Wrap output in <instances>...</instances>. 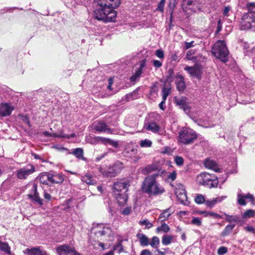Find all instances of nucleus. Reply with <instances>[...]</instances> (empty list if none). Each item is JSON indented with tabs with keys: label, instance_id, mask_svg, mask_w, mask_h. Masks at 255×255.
<instances>
[{
	"label": "nucleus",
	"instance_id": "nucleus-33",
	"mask_svg": "<svg viewBox=\"0 0 255 255\" xmlns=\"http://www.w3.org/2000/svg\"><path fill=\"white\" fill-rule=\"evenodd\" d=\"M182 192H181L180 193L177 194V197L182 204L186 205L187 198V195L184 189L182 190Z\"/></svg>",
	"mask_w": 255,
	"mask_h": 255
},
{
	"label": "nucleus",
	"instance_id": "nucleus-27",
	"mask_svg": "<svg viewBox=\"0 0 255 255\" xmlns=\"http://www.w3.org/2000/svg\"><path fill=\"white\" fill-rule=\"evenodd\" d=\"M112 166L114 170L116 176L124 168V163L119 160L115 161Z\"/></svg>",
	"mask_w": 255,
	"mask_h": 255
},
{
	"label": "nucleus",
	"instance_id": "nucleus-29",
	"mask_svg": "<svg viewBox=\"0 0 255 255\" xmlns=\"http://www.w3.org/2000/svg\"><path fill=\"white\" fill-rule=\"evenodd\" d=\"M136 237L139 239L141 246H147L149 244V239L144 234L138 233L136 235Z\"/></svg>",
	"mask_w": 255,
	"mask_h": 255
},
{
	"label": "nucleus",
	"instance_id": "nucleus-57",
	"mask_svg": "<svg viewBox=\"0 0 255 255\" xmlns=\"http://www.w3.org/2000/svg\"><path fill=\"white\" fill-rule=\"evenodd\" d=\"M165 3V0H160V1L158 4V6L157 8H156V10H159L161 12H163Z\"/></svg>",
	"mask_w": 255,
	"mask_h": 255
},
{
	"label": "nucleus",
	"instance_id": "nucleus-46",
	"mask_svg": "<svg viewBox=\"0 0 255 255\" xmlns=\"http://www.w3.org/2000/svg\"><path fill=\"white\" fill-rule=\"evenodd\" d=\"M162 99L164 100H166L167 96L170 93V89L168 88L164 87L162 90Z\"/></svg>",
	"mask_w": 255,
	"mask_h": 255
},
{
	"label": "nucleus",
	"instance_id": "nucleus-56",
	"mask_svg": "<svg viewBox=\"0 0 255 255\" xmlns=\"http://www.w3.org/2000/svg\"><path fill=\"white\" fill-rule=\"evenodd\" d=\"M146 60L143 59L139 62V67L136 71H140L141 72V74L142 73V69L143 68L145 67L146 65Z\"/></svg>",
	"mask_w": 255,
	"mask_h": 255
},
{
	"label": "nucleus",
	"instance_id": "nucleus-35",
	"mask_svg": "<svg viewBox=\"0 0 255 255\" xmlns=\"http://www.w3.org/2000/svg\"><path fill=\"white\" fill-rule=\"evenodd\" d=\"M122 240L119 239L117 243L113 247V251H117L118 253H121L123 251V247L122 245Z\"/></svg>",
	"mask_w": 255,
	"mask_h": 255
},
{
	"label": "nucleus",
	"instance_id": "nucleus-6",
	"mask_svg": "<svg viewBox=\"0 0 255 255\" xmlns=\"http://www.w3.org/2000/svg\"><path fill=\"white\" fill-rule=\"evenodd\" d=\"M111 233V229L102 224L93 225L91 229V236L94 240L105 241Z\"/></svg>",
	"mask_w": 255,
	"mask_h": 255
},
{
	"label": "nucleus",
	"instance_id": "nucleus-38",
	"mask_svg": "<svg viewBox=\"0 0 255 255\" xmlns=\"http://www.w3.org/2000/svg\"><path fill=\"white\" fill-rule=\"evenodd\" d=\"M235 225H228L225 228L224 231L222 233V236L223 237L229 235L235 227Z\"/></svg>",
	"mask_w": 255,
	"mask_h": 255
},
{
	"label": "nucleus",
	"instance_id": "nucleus-59",
	"mask_svg": "<svg viewBox=\"0 0 255 255\" xmlns=\"http://www.w3.org/2000/svg\"><path fill=\"white\" fill-rule=\"evenodd\" d=\"M228 251V249L225 247H221L218 250V254L219 255H223Z\"/></svg>",
	"mask_w": 255,
	"mask_h": 255
},
{
	"label": "nucleus",
	"instance_id": "nucleus-19",
	"mask_svg": "<svg viewBox=\"0 0 255 255\" xmlns=\"http://www.w3.org/2000/svg\"><path fill=\"white\" fill-rule=\"evenodd\" d=\"M114 195L120 206H124L127 203L128 197L125 192L114 193Z\"/></svg>",
	"mask_w": 255,
	"mask_h": 255
},
{
	"label": "nucleus",
	"instance_id": "nucleus-64",
	"mask_svg": "<svg viewBox=\"0 0 255 255\" xmlns=\"http://www.w3.org/2000/svg\"><path fill=\"white\" fill-rule=\"evenodd\" d=\"M153 66L156 68H160L162 65V63L159 60H154L152 61Z\"/></svg>",
	"mask_w": 255,
	"mask_h": 255
},
{
	"label": "nucleus",
	"instance_id": "nucleus-9",
	"mask_svg": "<svg viewBox=\"0 0 255 255\" xmlns=\"http://www.w3.org/2000/svg\"><path fill=\"white\" fill-rule=\"evenodd\" d=\"M56 250L59 255H81L74 247L67 244L59 245L56 248Z\"/></svg>",
	"mask_w": 255,
	"mask_h": 255
},
{
	"label": "nucleus",
	"instance_id": "nucleus-50",
	"mask_svg": "<svg viewBox=\"0 0 255 255\" xmlns=\"http://www.w3.org/2000/svg\"><path fill=\"white\" fill-rule=\"evenodd\" d=\"M58 137L61 138H66L67 139H69L72 137H74L76 136V134L75 133H72L70 135L65 134L63 131H61L59 133H58Z\"/></svg>",
	"mask_w": 255,
	"mask_h": 255
},
{
	"label": "nucleus",
	"instance_id": "nucleus-52",
	"mask_svg": "<svg viewBox=\"0 0 255 255\" xmlns=\"http://www.w3.org/2000/svg\"><path fill=\"white\" fill-rule=\"evenodd\" d=\"M141 72L140 71H135V73L130 77V80L132 82H135L137 78L141 76Z\"/></svg>",
	"mask_w": 255,
	"mask_h": 255
},
{
	"label": "nucleus",
	"instance_id": "nucleus-63",
	"mask_svg": "<svg viewBox=\"0 0 255 255\" xmlns=\"http://www.w3.org/2000/svg\"><path fill=\"white\" fill-rule=\"evenodd\" d=\"M131 211V207H127L123 210V211L122 212V214L124 215H128L130 214Z\"/></svg>",
	"mask_w": 255,
	"mask_h": 255
},
{
	"label": "nucleus",
	"instance_id": "nucleus-22",
	"mask_svg": "<svg viewBox=\"0 0 255 255\" xmlns=\"http://www.w3.org/2000/svg\"><path fill=\"white\" fill-rule=\"evenodd\" d=\"M204 165L206 168L212 169L217 172H220V169L218 164L213 160L206 159L204 162Z\"/></svg>",
	"mask_w": 255,
	"mask_h": 255
},
{
	"label": "nucleus",
	"instance_id": "nucleus-21",
	"mask_svg": "<svg viewBox=\"0 0 255 255\" xmlns=\"http://www.w3.org/2000/svg\"><path fill=\"white\" fill-rule=\"evenodd\" d=\"M227 198L226 196H222L220 197H216L215 198L213 199L212 200H206L205 205L210 208H212L216 204L221 203L224 200L226 199Z\"/></svg>",
	"mask_w": 255,
	"mask_h": 255
},
{
	"label": "nucleus",
	"instance_id": "nucleus-7",
	"mask_svg": "<svg viewBox=\"0 0 255 255\" xmlns=\"http://www.w3.org/2000/svg\"><path fill=\"white\" fill-rule=\"evenodd\" d=\"M197 138L196 133L191 129H184L179 132V141L187 144Z\"/></svg>",
	"mask_w": 255,
	"mask_h": 255
},
{
	"label": "nucleus",
	"instance_id": "nucleus-18",
	"mask_svg": "<svg viewBox=\"0 0 255 255\" xmlns=\"http://www.w3.org/2000/svg\"><path fill=\"white\" fill-rule=\"evenodd\" d=\"M159 170H163L160 168L159 163L155 162L151 164L147 165L142 170V173L144 175L148 174L153 171H157L156 173H158Z\"/></svg>",
	"mask_w": 255,
	"mask_h": 255
},
{
	"label": "nucleus",
	"instance_id": "nucleus-13",
	"mask_svg": "<svg viewBox=\"0 0 255 255\" xmlns=\"http://www.w3.org/2000/svg\"><path fill=\"white\" fill-rule=\"evenodd\" d=\"M174 102L178 106L180 109H182L184 112H189V107L187 104V99L185 97H182L181 98H177L175 97L174 98Z\"/></svg>",
	"mask_w": 255,
	"mask_h": 255
},
{
	"label": "nucleus",
	"instance_id": "nucleus-16",
	"mask_svg": "<svg viewBox=\"0 0 255 255\" xmlns=\"http://www.w3.org/2000/svg\"><path fill=\"white\" fill-rule=\"evenodd\" d=\"M99 171L104 177H114L116 176L112 165L108 166L103 165L100 167Z\"/></svg>",
	"mask_w": 255,
	"mask_h": 255
},
{
	"label": "nucleus",
	"instance_id": "nucleus-15",
	"mask_svg": "<svg viewBox=\"0 0 255 255\" xmlns=\"http://www.w3.org/2000/svg\"><path fill=\"white\" fill-rule=\"evenodd\" d=\"M13 110V107L8 103H1L0 105V116L7 117L9 116Z\"/></svg>",
	"mask_w": 255,
	"mask_h": 255
},
{
	"label": "nucleus",
	"instance_id": "nucleus-58",
	"mask_svg": "<svg viewBox=\"0 0 255 255\" xmlns=\"http://www.w3.org/2000/svg\"><path fill=\"white\" fill-rule=\"evenodd\" d=\"M191 223L198 226H200L202 224L201 219L198 217H193L191 220Z\"/></svg>",
	"mask_w": 255,
	"mask_h": 255
},
{
	"label": "nucleus",
	"instance_id": "nucleus-49",
	"mask_svg": "<svg viewBox=\"0 0 255 255\" xmlns=\"http://www.w3.org/2000/svg\"><path fill=\"white\" fill-rule=\"evenodd\" d=\"M195 51L194 50H190L186 53V58L189 60H196V58L193 55L195 54Z\"/></svg>",
	"mask_w": 255,
	"mask_h": 255
},
{
	"label": "nucleus",
	"instance_id": "nucleus-14",
	"mask_svg": "<svg viewBox=\"0 0 255 255\" xmlns=\"http://www.w3.org/2000/svg\"><path fill=\"white\" fill-rule=\"evenodd\" d=\"M31 192L33 193V194H29V198L32 201L37 202L40 206H41L43 205L42 200L39 196L37 192V185L35 183L32 186Z\"/></svg>",
	"mask_w": 255,
	"mask_h": 255
},
{
	"label": "nucleus",
	"instance_id": "nucleus-45",
	"mask_svg": "<svg viewBox=\"0 0 255 255\" xmlns=\"http://www.w3.org/2000/svg\"><path fill=\"white\" fill-rule=\"evenodd\" d=\"M139 145L141 147H148L151 146L152 142L149 139H145L144 140H141L140 141Z\"/></svg>",
	"mask_w": 255,
	"mask_h": 255
},
{
	"label": "nucleus",
	"instance_id": "nucleus-42",
	"mask_svg": "<svg viewBox=\"0 0 255 255\" xmlns=\"http://www.w3.org/2000/svg\"><path fill=\"white\" fill-rule=\"evenodd\" d=\"M205 199L204 196L202 194H197L195 198V202L198 204L205 203Z\"/></svg>",
	"mask_w": 255,
	"mask_h": 255
},
{
	"label": "nucleus",
	"instance_id": "nucleus-2",
	"mask_svg": "<svg viewBox=\"0 0 255 255\" xmlns=\"http://www.w3.org/2000/svg\"><path fill=\"white\" fill-rule=\"evenodd\" d=\"M165 170H159L158 173H155L145 177L142 183V190L143 192L150 195L158 196L165 191L163 187L156 181L159 176L164 175Z\"/></svg>",
	"mask_w": 255,
	"mask_h": 255
},
{
	"label": "nucleus",
	"instance_id": "nucleus-41",
	"mask_svg": "<svg viewBox=\"0 0 255 255\" xmlns=\"http://www.w3.org/2000/svg\"><path fill=\"white\" fill-rule=\"evenodd\" d=\"M255 216V210L250 209L247 210L243 215L244 218H250Z\"/></svg>",
	"mask_w": 255,
	"mask_h": 255
},
{
	"label": "nucleus",
	"instance_id": "nucleus-34",
	"mask_svg": "<svg viewBox=\"0 0 255 255\" xmlns=\"http://www.w3.org/2000/svg\"><path fill=\"white\" fill-rule=\"evenodd\" d=\"M0 250L6 254H10V248L7 243L0 241Z\"/></svg>",
	"mask_w": 255,
	"mask_h": 255
},
{
	"label": "nucleus",
	"instance_id": "nucleus-28",
	"mask_svg": "<svg viewBox=\"0 0 255 255\" xmlns=\"http://www.w3.org/2000/svg\"><path fill=\"white\" fill-rule=\"evenodd\" d=\"M70 153L73 154L77 158L79 159L86 160V158L83 156L84 151L82 148H75L73 150V151L71 152H70Z\"/></svg>",
	"mask_w": 255,
	"mask_h": 255
},
{
	"label": "nucleus",
	"instance_id": "nucleus-5",
	"mask_svg": "<svg viewBox=\"0 0 255 255\" xmlns=\"http://www.w3.org/2000/svg\"><path fill=\"white\" fill-rule=\"evenodd\" d=\"M197 181L199 185L209 188L217 187L219 184L218 178L215 175L206 172L199 174L197 177Z\"/></svg>",
	"mask_w": 255,
	"mask_h": 255
},
{
	"label": "nucleus",
	"instance_id": "nucleus-8",
	"mask_svg": "<svg viewBox=\"0 0 255 255\" xmlns=\"http://www.w3.org/2000/svg\"><path fill=\"white\" fill-rule=\"evenodd\" d=\"M182 7L184 11L191 10L193 12L201 10L202 8L199 0H183Z\"/></svg>",
	"mask_w": 255,
	"mask_h": 255
},
{
	"label": "nucleus",
	"instance_id": "nucleus-54",
	"mask_svg": "<svg viewBox=\"0 0 255 255\" xmlns=\"http://www.w3.org/2000/svg\"><path fill=\"white\" fill-rule=\"evenodd\" d=\"M174 161L178 166H182L184 163V159L183 157L179 156H175Z\"/></svg>",
	"mask_w": 255,
	"mask_h": 255
},
{
	"label": "nucleus",
	"instance_id": "nucleus-10",
	"mask_svg": "<svg viewBox=\"0 0 255 255\" xmlns=\"http://www.w3.org/2000/svg\"><path fill=\"white\" fill-rule=\"evenodd\" d=\"M130 185L129 182L127 179H121L114 183L113 190L114 193L126 192L128 187Z\"/></svg>",
	"mask_w": 255,
	"mask_h": 255
},
{
	"label": "nucleus",
	"instance_id": "nucleus-3",
	"mask_svg": "<svg viewBox=\"0 0 255 255\" xmlns=\"http://www.w3.org/2000/svg\"><path fill=\"white\" fill-rule=\"evenodd\" d=\"M248 12L244 14L241 22V29H252L255 31V2H249L247 4Z\"/></svg>",
	"mask_w": 255,
	"mask_h": 255
},
{
	"label": "nucleus",
	"instance_id": "nucleus-43",
	"mask_svg": "<svg viewBox=\"0 0 255 255\" xmlns=\"http://www.w3.org/2000/svg\"><path fill=\"white\" fill-rule=\"evenodd\" d=\"M175 7V0H172V1H170L169 2V3H168V8L169 9V11H171L170 16V23H171L172 21V13L173 12V9Z\"/></svg>",
	"mask_w": 255,
	"mask_h": 255
},
{
	"label": "nucleus",
	"instance_id": "nucleus-60",
	"mask_svg": "<svg viewBox=\"0 0 255 255\" xmlns=\"http://www.w3.org/2000/svg\"><path fill=\"white\" fill-rule=\"evenodd\" d=\"M195 42L194 41H192L190 42H185V45L184 46V50H187L189 49L191 47H194L195 46Z\"/></svg>",
	"mask_w": 255,
	"mask_h": 255
},
{
	"label": "nucleus",
	"instance_id": "nucleus-1",
	"mask_svg": "<svg viewBox=\"0 0 255 255\" xmlns=\"http://www.w3.org/2000/svg\"><path fill=\"white\" fill-rule=\"evenodd\" d=\"M94 1L98 4L94 11L96 19L105 22L116 20L117 11L114 9L119 6L121 0H94Z\"/></svg>",
	"mask_w": 255,
	"mask_h": 255
},
{
	"label": "nucleus",
	"instance_id": "nucleus-55",
	"mask_svg": "<svg viewBox=\"0 0 255 255\" xmlns=\"http://www.w3.org/2000/svg\"><path fill=\"white\" fill-rule=\"evenodd\" d=\"M225 215L227 217L226 220L229 222H231L232 221L236 222L239 221V217L237 216H230L226 214Z\"/></svg>",
	"mask_w": 255,
	"mask_h": 255
},
{
	"label": "nucleus",
	"instance_id": "nucleus-44",
	"mask_svg": "<svg viewBox=\"0 0 255 255\" xmlns=\"http://www.w3.org/2000/svg\"><path fill=\"white\" fill-rule=\"evenodd\" d=\"M244 197V194L241 193L238 194V203L239 205L242 206H245L246 205Z\"/></svg>",
	"mask_w": 255,
	"mask_h": 255
},
{
	"label": "nucleus",
	"instance_id": "nucleus-47",
	"mask_svg": "<svg viewBox=\"0 0 255 255\" xmlns=\"http://www.w3.org/2000/svg\"><path fill=\"white\" fill-rule=\"evenodd\" d=\"M203 214H204V216H210L211 217H213L214 218H221L222 217L217 213H214L212 211L209 212H203L202 213Z\"/></svg>",
	"mask_w": 255,
	"mask_h": 255
},
{
	"label": "nucleus",
	"instance_id": "nucleus-31",
	"mask_svg": "<svg viewBox=\"0 0 255 255\" xmlns=\"http://www.w3.org/2000/svg\"><path fill=\"white\" fill-rule=\"evenodd\" d=\"M73 198H70L64 201V202L61 205V209L65 211H67L68 209L73 207L72 203Z\"/></svg>",
	"mask_w": 255,
	"mask_h": 255
},
{
	"label": "nucleus",
	"instance_id": "nucleus-36",
	"mask_svg": "<svg viewBox=\"0 0 255 255\" xmlns=\"http://www.w3.org/2000/svg\"><path fill=\"white\" fill-rule=\"evenodd\" d=\"M173 240V237L169 235H165L162 236V243L165 246L170 244Z\"/></svg>",
	"mask_w": 255,
	"mask_h": 255
},
{
	"label": "nucleus",
	"instance_id": "nucleus-12",
	"mask_svg": "<svg viewBox=\"0 0 255 255\" xmlns=\"http://www.w3.org/2000/svg\"><path fill=\"white\" fill-rule=\"evenodd\" d=\"M94 128L99 132H107L108 133H114V129L108 127L107 125L102 121H97L93 124Z\"/></svg>",
	"mask_w": 255,
	"mask_h": 255
},
{
	"label": "nucleus",
	"instance_id": "nucleus-39",
	"mask_svg": "<svg viewBox=\"0 0 255 255\" xmlns=\"http://www.w3.org/2000/svg\"><path fill=\"white\" fill-rule=\"evenodd\" d=\"M170 230L169 227L166 223H164L162 225L156 228V232L159 233L162 231L164 233H167Z\"/></svg>",
	"mask_w": 255,
	"mask_h": 255
},
{
	"label": "nucleus",
	"instance_id": "nucleus-23",
	"mask_svg": "<svg viewBox=\"0 0 255 255\" xmlns=\"http://www.w3.org/2000/svg\"><path fill=\"white\" fill-rule=\"evenodd\" d=\"M175 77L176 79L175 83L177 90L179 92L183 91L185 88V84L183 77L180 75H177Z\"/></svg>",
	"mask_w": 255,
	"mask_h": 255
},
{
	"label": "nucleus",
	"instance_id": "nucleus-51",
	"mask_svg": "<svg viewBox=\"0 0 255 255\" xmlns=\"http://www.w3.org/2000/svg\"><path fill=\"white\" fill-rule=\"evenodd\" d=\"M139 223L140 225L142 226L145 225V228L147 229H149L153 226L152 224L149 222L147 220L140 221H139Z\"/></svg>",
	"mask_w": 255,
	"mask_h": 255
},
{
	"label": "nucleus",
	"instance_id": "nucleus-62",
	"mask_svg": "<svg viewBox=\"0 0 255 255\" xmlns=\"http://www.w3.org/2000/svg\"><path fill=\"white\" fill-rule=\"evenodd\" d=\"M167 177L172 181L175 180L176 178V173L175 171H173L172 173H169V175H168Z\"/></svg>",
	"mask_w": 255,
	"mask_h": 255
},
{
	"label": "nucleus",
	"instance_id": "nucleus-20",
	"mask_svg": "<svg viewBox=\"0 0 255 255\" xmlns=\"http://www.w3.org/2000/svg\"><path fill=\"white\" fill-rule=\"evenodd\" d=\"M184 69L185 70L188 71L191 76L196 77L198 79H201V71L199 68L186 66Z\"/></svg>",
	"mask_w": 255,
	"mask_h": 255
},
{
	"label": "nucleus",
	"instance_id": "nucleus-4",
	"mask_svg": "<svg viewBox=\"0 0 255 255\" xmlns=\"http://www.w3.org/2000/svg\"><path fill=\"white\" fill-rule=\"evenodd\" d=\"M212 53L223 63L228 61L229 51L223 40H218L213 45Z\"/></svg>",
	"mask_w": 255,
	"mask_h": 255
},
{
	"label": "nucleus",
	"instance_id": "nucleus-17",
	"mask_svg": "<svg viewBox=\"0 0 255 255\" xmlns=\"http://www.w3.org/2000/svg\"><path fill=\"white\" fill-rule=\"evenodd\" d=\"M143 128L146 130L151 131L154 133L158 132L160 129L159 126L154 121H145Z\"/></svg>",
	"mask_w": 255,
	"mask_h": 255
},
{
	"label": "nucleus",
	"instance_id": "nucleus-26",
	"mask_svg": "<svg viewBox=\"0 0 255 255\" xmlns=\"http://www.w3.org/2000/svg\"><path fill=\"white\" fill-rule=\"evenodd\" d=\"M96 138L97 141H101L104 144H109L115 148H117L118 146V143L117 141H114L110 138L101 136L96 137Z\"/></svg>",
	"mask_w": 255,
	"mask_h": 255
},
{
	"label": "nucleus",
	"instance_id": "nucleus-37",
	"mask_svg": "<svg viewBox=\"0 0 255 255\" xmlns=\"http://www.w3.org/2000/svg\"><path fill=\"white\" fill-rule=\"evenodd\" d=\"M166 81L171 83L173 81L174 76V70L172 68H170L168 70L166 73Z\"/></svg>",
	"mask_w": 255,
	"mask_h": 255
},
{
	"label": "nucleus",
	"instance_id": "nucleus-24",
	"mask_svg": "<svg viewBox=\"0 0 255 255\" xmlns=\"http://www.w3.org/2000/svg\"><path fill=\"white\" fill-rule=\"evenodd\" d=\"M50 184H61L64 181V176L62 174H50Z\"/></svg>",
	"mask_w": 255,
	"mask_h": 255
},
{
	"label": "nucleus",
	"instance_id": "nucleus-11",
	"mask_svg": "<svg viewBox=\"0 0 255 255\" xmlns=\"http://www.w3.org/2000/svg\"><path fill=\"white\" fill-rule=\"evenodd\" d=\"M35 171V167L31 164H29L18 170L16 175L19 179H25L29 175L34 172Z\"/></svg>",
	"mask_w": 255,
	"mask_h": 255
},
{
	"label": "nucleus",
	"instance_id": "nucleus-32",
	"mask_svg": "<svg viewBox=\"0 0 255 255\" xmlns=\"http://www.w3.org/2000/svg\"><path fill=\"white\" fill-rule=\"evenodd\" d=\"M138 97V88H137L135 90H134L132 93H130L127 95L126 100L127 101H129L130 100L136 99Z\"/></svg>",
	"mask_w": 255,
	"mask_h": 255
},
{
	"label": "nucleus",
	"instance_id": "nucleus-40",
	"mask_svg": "<svg viewBox=\"0 0 255 255\" xmlns=\"http://www.w3.org/2000/svg\"><path fill=\"white\" fill-rule=\"evenodd\" d=\"M82 181L88 184L93 185L95 183V181L90 175H86L82 177Z\"/></svg>",
	"mask_w": 255,
	"mask_h": 255
},
{
	"label": "nucleus",
	"instance_id": "nucleus-30",
	"mask_svg": "<svg viewBox=\"0 0 255 255\" xmlns=\"http://www.w3.org/2000/svg\"><path fill=\"white\" fill-rule=\"evenodd\" d=\"M26 251L30 255H47L45 251H42L36 248L27 249Z\"/></svg>",
	"mask_w": 255,
	"mask_h": 255
},
{
	"label": "nucleus",
	"instance_id": "nucleus-53",
	"mask_svg": "<svg viewBox=\"0 0 255 255\" xmlns=\"http://www.w3.org/2000/svg\"><path fill=\"white\" fill-rule=\"evenodd\" d=\"M149 244L153 248L158 246L159 244V238L156 236L153 237L152 239L151 242L149 243Z\"/></svg>",
	"mask_w": 255,
	"mask_h": 255
},
{
	"label": "nucleus",
	"instance_id": "nucleus-48",
	"mask_svg": "<svg viewBox=\"0 0 255 255\" xmlns=\"http://www.w3.org/2000/svg\"><path fill=\"white\" fill-rule=\"evenodd\" d=\"M169 209H167L165 210H164L160 215L159 217V219L162 220H165L167 219L169 216L170 215V214L168 213V211Z\"/></svg>",
	"mask_w": 255,
	"mask_h": 255
},
{
	"label": "nucleus",
	"instance_id": "nucleus-25",
	"mask_svg": "<svg viewBox=\"0 0 255 255\" xmlns=\"http://www.w3.org/2000/svg\"><path fill=\"white\" fill-rule=\"evenodd\" d=\"M38 178L39 179V181L41 183L48 185L49 183H50V173L47 172H43L40 173Z\"/></svg>",
	"mask_w": 255,
	"mask_h": 255
},
{
	"label": "nucleus",
	"instance_id": "nucleus-61",
	"mask_svg": "<svg viewBox=\"0 0 255 255\" xmlns=\"http://www.w3.org/2000/svg\"><path fill=\"white\" fill-rule=\"evenodd\" d=\"M155 55L159 58H163L164 54L163 51L161 49H158L155 52Z\"/></svg>",
	"mask_w": 255,
	"mask_h": 255
}]
</instances>
